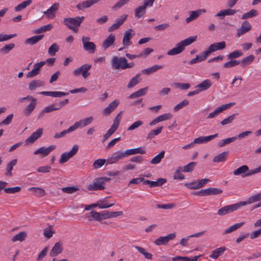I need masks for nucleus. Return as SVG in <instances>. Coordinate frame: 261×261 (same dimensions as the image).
I'll list each match as a JSON object with an SVG mask.
<instances>
[{
    "instance_id": "nucleus-7",
    "label": "nucleus",
    "mask_w": 261,
    "mask_h": 261,
    "mask_svg": "<svg viewBox=\"0 0 261 261\" xmlns=\"http://www.w3.org/2000/svg\"><path fill=\"white\" fill-rule=\"evenodd\" d=\"M90 38L89 37H83L82 42L84 49L90 54L94 53L96 45L93 42H89Z\"/></svg>"
},
{
    "instance_id": "nucleus-55",
    "label": "nucleus",
    "mask_w": 261,
    "mask_h": 261,
    "mask_svg": "<svg viewBox=\"0 0 261 261\" xmlns=\"http://www.w3.org/2000/svg\"><path fill=\"white\" fill-rule=\"evenodd\" d=\"M197 36H191L180 41L181 43L185 48L186 46L189 45L196 40Z\"/></svg>"
},
{
    "instance_id": "nucleus-3",
    "label": "nucleus",
    "mask_w": 261,
    "mask_h": 261,
    "mask_svg": "<svg viewBox=\"0 0 261 261\" xmlns=\"http://www.w3.org/2000/svg\"><path fill=\"white\" fill-rule=\"evenodd\" d=\"M91 64H85L73 70V74L74 76L82 75L84 79H86L90 75L89 71L91 68Z\"/></svg>"
},
{
    "instance_id": "nucleus-29",
    "label": "nucleus",
    "mask_w": 261,
    "mask_h": 261,
    "mask_svg": "<svg viewBox=\"0 0 261 261\" xmlns=\"http://www.w3.org/2000/svg\"><path fill=\"white\" fill-rule=\"evenodd\" d=\"M115 40V36L114 35L111 34L103 42L102 46L107 49L111 46Z\"/></svg>"
},
{
    "instance_id": "nucleus-32",
    "label": "nucleus",
    "mask_w": 261,
    "mask_h": 261,
    "mask_svg": "<svg viewBox=\"0 0 261 261\" xmlns=\"http://www.w3.org/2000/svg\"><path fill=\"white\" fill-rule=\"evenodd\" d=\"M255 59V57L253 55H250L244 58L241 61V65L243 67H245L248 65L250 64Z\"/></svg>"
},
{
    "instance_id": "nucleus-57",
    "label": "nucleus",
    "mask_w": 261,
    "mask_h": 261,
    "mask_svg": "<svg viewBox=\"0 0 261 261\" xmlns=\"http://www.w3.org/2000/svg\"><path fill=\"white\" fill-rule=\"evenodd\" d=\"M59 49V45L55 43H53L48 48V54L51 56H54L56 55V53L58 51Z\"/></svg>"
},
{
    "instance_id": "nucleus-21",
    "label": "nucleus",
    "mask_w": 261,
    "mask_h": 261,
    "mask_svg": "<svg viewBox=\"0 0 261 261\" xmlns=\"http://www.w3.org/2000/svg\"><path fill=\"white\" fill-rule=\"evenodd\" d=\"M37 105V99H33L30 103L24 108L23 113L25 116H30L34 111Z\"/></svg>"
},
{
    "instance_id": "nucleus-63",
    "label": "nucleus",
    "mask_w": 261,
    "mask_h": 261,
    "mask_svg": "<svg viewBox=\"0 0 261 261\" xmlns=\"http://www.w3.org/2000/svg\"><path fill=\"white\" fill-rule=\"evenodd\" d=\"M105 159H97L94 161L93 164V166L95 169H98L102 167L106 163Z\"/></svg>"
},
{
    "instance_id": "nucleus-35",
    "label": "nucleus",
    "mask_w": 261,
    "mask_h": 261,
    "mask_svg": "<svg viewBox=\"0 0 261 261\" xmlns=\"http://www.w3.org/2000/svg\"><path fill=\"white\" fill-rule=\"evenodd\" d=\"M146 12V8L143 5L137 7L135 10V16L137 18L142 17Z\"/></svg>"
},
{
    "instance_id": "nucleus-38",
    "label": "nucleus",
    "mask_w": 261,
    "mask_h": 261,
    "mask_svg": "<svg viewBox=\"0 0 261 261\" xmlns=\"http://www.w3.org/2000/svg\"><path fill=\"white\" fill-rule=\"evenodd\" d=\"M258 14V11L255 9H251L250 11L244 13L242 16V19L251 18L256 16Z\"/></svg>"
},
{
    "instance_id": "nucleus-48",
    "label": "nucleus",
    "mask_w": 261,
    "mask_h": 261,
    "mask_svg": "<svg viewBox=\"0 0 261 261\" xmlns=\"http://www.w3.org/2000/svg\"><path fill=\"white\" fill-rule=\"evenodd\" d=\"M33 0H27L18 4L15 7V11H20L22 9H25L27 6L32 3Z\"/></svg>"
},
{
    "instance_id": "nucleus-54",
    "label": "nucleus",
    "mask_w": 261,
    "mask_h": 261,
    "mask_svg": "<svg viewBox=\"0 0 261 261\" xmlns=\"http://www.w3.org/2000/svg\"><path fill=\"white\" fill-rule=\"evenodd\" d=\"M261 201V194L260 193L256 194L251 197H249L247 201H245L246 202V204H250L254 203L256 201Z\"/></svg>"
},
{
    "instance_id": "nucleus-2",
    "label": "nucleus",
    "mask_w": 261,
    "mask_h": 261,
    "mask_svg": "<svg viewBox=\"0 0 261 261\" xmlns=\"http://www.w3.org/2000/svg\"><path fill=\"white\" fill-rule=\"evenodd\" d=\"M246 205V202L245 201H240L234 204L227 205L219 209L217 214L221 216H224L237 211L241 207Z\"/></svg>"
},
{
    "instance_id": "nucleus-30",
    "label": "nucleus",
    "mask_w": 261,
    "mask_h": 261,
    "mask_svg": "<svg viewBox=\"0 0 261 261\" xmlns=\"http://www.w3.org/2000/svg\"><path fill=\"white\" fill-rule=\"evenodd\" d=\"M229 154V152L224 151L217 155L215 156L213 160V162L219 163L224 162L227 158Z\"/></svg>"
},
{
    "instance_id": "nucleus-40",
    "label": "nucleus",
    "mask_w": 261,
    "mask_h": 261,
    "mask_svg": "<svg viewBox=\"0 0 261 261\" xmlns=\"http://www.w3.org/2000/svg\"><path fill=\"white\" fill-rule=\"evenodd\" d=\"M27 236V233L25 231H21L14 236L11 239L12 241L16 242L19 241L22 242L25 240Z\"/></svg>"
},
{
    "instance_id": "nucleus-8",
    "label": "nucleus",
    "mask_w": 261,
    "mask_h": 261,
    "mask_svg": "<svg viewBox=\"0 0 261 261\" xmlns=\"http://www.w3.org/2000/svg\"><path fill=\"white\" fill-rule=\"evenodd\" d=\"M175 237V233H170L164 237H160L154 241V243L158 246L165 245L170 240L174 239Z\"/></svg>"
},
{
    "instance_id": "nucleus-15",
    "label": "nucleus",
    "mask_w": 261,
    "mask_h": 261,
    "mask_svg": "<svg viewBox=\"0 0 261 261\" xmlns=\"http://www.w3.org/2000/svg\"><path fill=\"white\" fill-rule=\"evenodd\" d=\"M119 101L117 99H115L111 102L107 107L103 110V113L105 115H109L119 105Z\"/></svg>"
},
{
    "instance_id": "nucleus-12",
    "label": "nucleus",
    "mask_w": 261,
    "mask_h": 261,
    "mask_svg": "<svg viewBox=\"0 0 261 261\" xmlns=\"http://www.w3.org/2000/svg\"><path fill=\"white\" fill-rule=\"evenodd\" d=\"M100 0H87L77 4L76 6L79 10L84 11L92 5L98 3Z\"/></svg>"
},
{
    "instance_id": "nucleus-61",
    "label": "nucleus",
    "mask_w": 261,
    "mask_h": 261,
    "mask_svg": "<svg viewBox=\"0 0 261 261\" xmlns=\"http://www.w3.org/2000/svg\"><path fill=\"white\" fill-rule=\"evenodd\" d=\"M236 115H237L236 114H233L228 116L227 118H225L224 119H223L220 122V123L222 125H226L227 124H229V123H231L232 122V121L236 118Z\"/></svg>"
},
{
    "instance_id": "nucleus-56",
    "label": "nucleus",
    "mask_w": 261,
    "mask_h": 261,
    "mask_svg": "<svg viewBox=\"0 0 261 261\" xmlns=\"http://www.w3.org/2000/svg\"><path fill=\"white\" fill-rule=\"evenodd\" d=\"M197 165V162H192L183 167L184 172H192Z\"/></svg>"
},
{
    "instance_id": "nucleus-1",
    "label": "nucleus",
    "mask_w": 261,
    "mask_h": 261,
    "mask_svg": "<svg viewBox=\"0 0 261 261\" xmlns=\"http://www.w3.org/2000/svg\"><path fill=\"white\" fill-rule=\"evenodd\" d=\"M84 19V16H77L75 18H66L64 19L63 22L69 29L76 33L78 31L77 27L81 25Z\"/></svg>"
},
{
    "instance_id": "nucleus-60",
    "label": "nucleus",
    "mask_w": 261,
    "mask_h": 261,
    "mask_svg": "<svg viewBox=\"0 0 261 261\" xmlns=\"http://www.w3.org/2000/svg\"><path fill=\"white\" fill-rule=\"evenodd\" d=\"M260 172H261V166H260L256 169H253V170L249 169V170H248L246 172V173H245V174L242 175V176L243 177H245L246 176H249L254 175L256 173H259Z\"/></svg>"
},
{
    "instance_id": "nucleus-4",
    "label": "nucleus",
    "mask_w": 261,
    "mask_h": 261,
    "mask_svg": "<svg viewBox=\"0 0 261 261\" xmlns=\"http://www.w3.org/2000/svg\"><path fill=\"white\" fill-rule=\"evenodd\" d=\"M126 59L125 57L114 56L111 61L112 68L114 69H125Z\"/></svg>"
},
{
    "instance_id": "nucleus-46",
    "label": "nucleus",
    "mask_w": 261,
    "mask_h": 261,
    "mask_svg": "<svg viewBox=\"0 0 261 261\" xmlns=\"http://www.w3.org/2000/svg\"><path fill=\"white\" fill-rule=\"evenodd\" d=\"M249 170V167L247 165H243L233 171L234 175H243L246 173V172Z\"/></svg>"
},
{
    "instance_id": "nucleus-47",
    "label": "nucleus",
    "mask_w": 261,
    "mask_h": 261,
    "mask_svg": "<svg viewBox=\"0 0 261 261\" xmlns=\"http://www.w3.org/2000/svg\"><path fill=\"white\" fill-rule=\"evenodd\" d=\"M243 55V53L240 50H236L229 53L227 57L228 59H234L238 58Z\"/></svg>"
},
{
    "instance_id": "nucleus-51",
    "label": "nucleus",
    "mask_w": 261,
    "mask_h": 261,
    "mask_svg": "<svg viewBox=\"0 0 261 261\" xmlns=\"http://www.w3.org/2000/svg\"><path fill=\"white\" fill-rule=\"evenodd\" d=\"M15 45L13 43L7 44L2 48H0V53L4 54H8L11 50L15 47Z\"/></svg>"
},
{
    "instance_id": "nucleus-50",
    "label": "nucleus",
    "mask_w": 261,
    "mask_h": 261,
    "mask_svg": "<svg viewBox=\"0 0 261 261\" xmlns=\"http://www.w3.org/2000/svg\"><path fill=\"white\" fill-rule=\"evenodd\" d=\"M93 120V117L90 116L84 119L80 120L77 122H78L80 127H83L91 124Z\"/></svg>"
},
{
    "instance_id": "nucleus-41",
    "label": "nucleus",
    "mask_w": 261,
    "mask_h": 261,
    "mask_svg": "<svg viewBox=\"0 0 261 261\" xmlns=\"http://www.w3.org/2000/svg\"><path fill=\"white\" fill-rule=\"evenodd\" d=\"M167 182V179L165 178H159L156 181H150V188H154L162 186Z\"/></svg>"
},
{
    "instance_id": "nucleus-18",
    "label": "nucleus",
    "mask_w": 261,
    "mask_h": 261,
    "mask_svg": "<svg viewBox=\"0 0 261 261\" xmlns=\"http://www.w3.org/2000/svg\"><path fill=\"white\" fill-rule=\"evenodd\" d=\"M59 8V3H54L49 9L44 13L47 15V18H53L55 17L56 12Z\"/></svg>"
},
{
    "instance_id": "nucleus-49",
    "label": "nucleus",
    "mask_w": 261,
    "mask_h": 261,
    "mask_svg": "<svg viewBox=\"0 0 261 261\" xmlns=\"http://www.w3.org/2000/svg\"><path fill=\"white\" fill-rule=\"evenodd\" d=\"M230 60L225 63L223 67L226 68H231L239 65L241 63L240 60H236L234 59H230Z\"/></svg>"
},
{
    "instance_id": "nucleus-10",
    "label": "nucleus",
    "mask_w": 261,
    "mask_h": 261,
    "mask_svg": "<svg viewBox=\"0 0 261 261\" xmlns=\"http://www.w3.org/2000/svg\"><path fill=\"white\" fill-rule=\"evenodd\" d=\"M56 148V146L51 145L48 147L45 146L41 147L35 151L34 154L35 155L41 154L42 156H46L48 155L51 151L54 150Z\"/></svg>"
},
{
    "instance_id": "nucleus-24",
    "label": "nucleus",
    "mask_w": 261,
    "mask_h": 261,
    "mask_svg": "<svg viewBox=\"0 0 261 261\" xmlns=\"http://www.w3.org/2000/svg\"><path fill=\"white\" fill-rule=\"evenodd\" d=\"M212 85V82L208 79H206L196 86L200 92L208 89Z\"/></svg>"
},
{
    "instance_id": "nucleus-9",
    "label": "nucleus",
    "mask_w": 261,
    "mask_h": 261,
    "mask_svg": "<svg viewBox=\"0 0 261 261\" xmlns=\"http://www.w3.org/2000/svg\"><path fill=\"white\" fill-rule=\"evenodd\" d=\"M45 64V61H41L34 64V68L27 74V78L33 77L40 73L41 68Z\"/></svg>"
},
{
    "instance_id": "nucleus-6",
    "label": "nucleus",
    "mask_w": 261,
    "mask_h": 261,
    "mask_svg": "<svg viewBox=\"0 0 261 261\" xmlns=\"http://www.w3.org/2000/svg\"><path fill=\"white\" fill-rule=\"evenodd\" d=\"M226 43L225 41H221L220 42H216L211 44L204 51L208 57L211 54L215 52L218 50H222L225 48Z\"/></svg>"
},
{
    "instance_id": "nucleus-28",
    "label": "nucleus",
    "mask_w": 261,
    "mask_h": 261,
    "mask_svg": "<svg viewBox=\"0 0 261 261\" xmlns=\"http://www.w3.org/2000/svg\"><path fill=\"white\" fill-rule=\"evenodd\" d=\"M44 36L43 34H41L28 38L25 40V43L31 45H34L41 40Z\"/></svg>"
},
{
    "instance_id": "nucleus-20",
    "label": "nucleus",
    "mask_w": 261,
    "mask_h": 261,
    "mask_svg": "<svg viewBox=\"0 0 261 261\" xmlns=\"http://www.w3.org/2000/svg\"><path fill=\"white\" fill-rule=\"evenodd\" d=\"M146 153V150L144 149V147H139L136 148L127 149L124 151V154H126L127 156L136 154H144Z\"/></svg>"
},
{
    "instance_id": "nucleus-64",
    "label": "nucleus",
    "mask_w": 261,
    "mask_h": 261,
    "mask_svg": "<svg viewBox=\"0 0 261 261\" xmlns=\"http://www.w3.org/2000/svg\"><path fill=\"white\" fill-rule=\"evenodd\" d=\"M48 246H46L40 252L37 258V261H40L42 260L47 254L48 251Z\"/></svg>"
},
{
    "instance_id": "nucleus-33",
    "label": "nucleus",
    "mask_w": 261,
    "mask_h": 261,
    "mask_svg": "<svg viewBox=\"0 0 261 261\" xmlns=\"http://www.w3.org/2000/svg\"><path fill=\"white\" fill-rule=\"evenodd\" d=\"M202 10L200 9L196 11H192L189 17H187L186 21L187 23H189L192 20L196 19L201 14ZM203 12H205V10H203Z\"/></svg>"
},
{
    "instance_id": "nucleus-42",
    "label": "nucleus",
    "mask_w": 261,
    "mask_h": 261,
    "mask_svg": "<svg viewBox=\"0 0 261 261\" xmlns=\"http://www.w3.org/2000/svg\"><path fill=\"white\" fill-rule=\"evenodd\" d=\"M206 196L216 195L221 194L223 191L221 189L216 188H209L206 189Z\"/></svg>"
},
{
    "instance_id": "nucleus-58",
    "label": "nucleus",
    "mask_w": 261,
    "mask_h": 261,
    "mask_svg": "<svg viewBox=\"0 0 261 261\" xmlns=\"http://www.w3.org/2000/svg\"><path fill=\"white\" fill-rule=\"evenodd\" d=\"M189 103V102L188 100L185 99L176 105L173 108V110L174 112H177L179 110L181 109L184 107L188 106Z\"/></svg>"
},
{
    "instance_id": "nucleus-17",
    "label": "nucleus",
    "mask_w": 261,
    "mask_h": 261,
    "mask_svg": "<svg viewBox=\"0 0 261 261\" xmlns=\"http://www.w3.org/2000/svg\"><path fill=\"white\" fill-rule=\"evenodd\" d=\"M63 251L62 243L60 242H57L51 249L49 252L50 256H56Z\"/></svg>"
},
{
    "instance_id": "nucleus-16",
    "label": "nucleus",
    "mask_w": 261,
    "mask_h": 261,
    "mask_svg": "<svg viewBox=\"0 0 261 261\" xmlns=\"http://www.w3.org/2000/svg\"><path fill=\"white\" fill-rule=\"evenodd\" d=\"M39 94L45 96H49L54 97H61L68 95L69 93L61 91H42L40 92Z\"/></svg>"
},
{
    "instance_id": "nucleus-39",
    "label": "nucleus",
    "mask_w": 261,
    "mask_h": 261,
    "mask_svg": "<svg viewBox=\"0 0 261 261\" xmlns=\"http://www.w3.org/2000/svg\"><path fill=\"white\" fill-rule=\"evenodd\" d=\"M165 151L162 150L158 155H155L151 161V164H157L161 162L162 159L164 158Z\"/></svg>"
},
{
    "instance_id": "nucleus-59",
    "label": "nucleus",
    "mask_w": 261,
    "mask_h": 261,
    "mask_svg": "<svg viewBox=\"0 0 261 261\" xmlns=\"http://www.w3.org/2000/svg\"><path fill=\"white\" fill-rule=\"evenodd\" d=\"M118 128L115 126L112 125L111 128L108 129L107 133L103 135V141H106L115 131Z\"/></svg>"
},
{
    "instance_id": "nucleus-14",
    "label": "nucleus",
    "mask_w": 261,
    "mask_h": 261,
    "mask_svg": "<svg viewBox=\"0 0 261 261\" xmlns=\"http://www.w3.org/2000/svg\"><path fill=\"white\" fill-rule=\"evenodd\" d=\"M218 134H215L208 136H201L195 139L193 143L196 144L206 143L218 137Z\"/></svg>"
},
{
    "instance_id": "nucleus-52",
    "label": "nucleus",
    "mask_w": 261,
    "mask_h": 261,
    "mask_svg": "<svg viewBox=\"0 0 261 261\" xmlns=\"http://www.w3.org/2000/svg\"><path fill=\"white\" fill-rule=\"evenodd\" d=\"M89 214L91 215V217H92L93 219H91L90 217H88L89 221H91L94 219L98 222L101 221L100 213H98L94 211H92L89 213Z\"/></svg>"
},
{
    "instance_id": "nucleus-36",
    "label": "nucleus",
    "mask_w": 261,
    "mask_h": 261,
    "mask_svg": "<svg viewBox=\"0 0 261 261\" xmlns=\"http://www.w3.org/2000/svg\"><path fill=\"white\" fill-rule=\"evenodd\" d=\"M244 224V222H243L234 224L230 226L227 229H226L224 230L223 234H226L231 233L232 231H235V230H237L238 229L240 228V227H241Z\"/></svg>"
},
{
    "instance_id": "nucleus-31",
    "label": "nucleus",
    "mask_w": 261,
    "mask_h": 261,
    "mask_svg": "<svg viewBox=\"0 0 261 261\" xmlns=\"http://www.w3.org/2000/svg\"><path fill=\"white\" fill-rule=\"evenodd\" d=\"M45 85V82L40 80H33L30 83L29 85V89L31 90H34L36 88L43 86Z\"/></svg>"
},
{
    "instance_id": "nucleus-22",
    "label": "nucleus",
    "mask_w": 261,
    "mask_h": 261,
    "mask_svg": "<svg viewBox=\"0 0 261 261\" xmlns=\"http://www.w3.org/2000/svg\"><path fill=\"white\" fill-rule=\"evenodd\" d=\"M17 163V159H13L8 162L6 165V172L5 175L6 176L11 177L13 175L12 171L13 169V167L16 165Z\"/></svg>"
},
{
    "instance_id": "nucleus-37",
    "label": "nucleus",
    "mask_w": 261,
    "mask_h": 261,
    "mask_svg": "<svg viewBox=\"0 0 261 261\" xmlns=\"http://www.w3.org/2000/svg\"><path fill=\"white\" fill-rule=\"evenodd\" d=\"M225 250L226 248L225 247L217 248L213 251L212 253L210 255V257L214 259H216L219 256L221 255Z\"/></svg>"
},
{
    "instance_id": "nucleus-34",
    "label": "nucleus",
    "mask_w": 261,
    "mask_h": 261,
    "mask_svg": "<svg viewBox=\"0 0 261 261\" xmlns=\"http://www.w3.org/2000/svg\"><path fill=\"white\" fill-rule=\"evenodd\" d=\"M148 90V87H145L143 88H142L137 91L132 93L130 94L128 98L130 99H133L134 98L139 97L141 96H143L146 94L147 91Z\"/></svg>"
},
{
    "instance_id": "nucleus-11",
    "label": "nucleus",
    "mask_w": 261,
    "mask_h": 261,
    "mask_svg": "<svg viewBox=\"0 0 261 261\" xmlns=\"http://www.w3.org/2000/svg\"><path fill=\"white\" fill-rule=\"evenodd\" d=\"M102 181H100L98 178H95L92 184L88 186V190L90 191H97L103 190L105 187L102 184Z\"/></svg>"
},
{
    "instance_id": "nucleus-19",
    "label": "nucleus",
    "mask_w": 261,
    "mask_h": 261,
    "mask_svg": "<svg viewBox=\"0 0 261 261\" xmlns=\"http://www.w3.org/2000/svg\"><path fill=\"white\" fill-rule=\"evenodd\" d=\"M185 49L183 45L179 42L176 45V47L168 51L167 54L169 56L176 55L182 53Z\"/></svg>"
},
{
    "instance_id": "nucleus-53",
    "label": "nucleus",
    "mask_w": 261,
    "mask_h": 261,
    "mask_svg": "<svg viewBox=\"0 0 261 261\" xmlns=\"http://www.w3.org/2000/svg\"><path fill=\"white\" fill-rule=\"evenodd\" d=\"M52 27H53L51 24H48L36 29L34 31V33L35 34H40L43 32H45L46 31H50Z\"/></svg>"
},
{
    "instance_id": "nucleus-62",
    "label": "nucleus",
    "mask_w": 261,
    "mask_h": 261,
    "mask_svg": "<svg viewBox=\"0 0 261 261\" xmlns=\"http://www.w3.org/2000/svg\"><path fill=\"white\" fill-rule=\"evenodd\" d=\"M21 190V188L20 187H14L11 188H5L4 191L5 193L8 194H14L15 193H17Z\"/></svg>"
},
{
    "instance_id": "nucleus-44",
    "label": "nucleus",
    "mask_w": 261,
    "mask_h": 261,
    "mask_svg": "<svg viewBox=\"0 0 261 261\" xmlns=\"http://www.w3.org/2000/svg\"><path fill=\"white\" fill-rule=\"evenodd\" d=\"M162 129H163V126H160V127H157L155 129L152 130L147 135L146 139L147 140H150V139H152L155 136H156L158 135L159 134H160L161 132H162Z\"/></svg>"
},
{
    "instance_id": "nucleus-27",
    "label": "nucleus",
    "mask_w": 261,
    "mask_h": 261,
    "mask_svg": "<svg viewBox=\"0 0 261 261\" xmlns=\"http://www.w3.org/2000/svg\"><path fill=\"white\" fill-rule=\"evenodd\" d=\"M29 190L33 192L35 196L37 197H42L46 194L45 191L41 188L32 187L30 188Z\"/></svg>"
},
{
    "instance_id": "nucleus-26",
    "label": "nucleus",
    "mask_w": 261,
    "mask_h": 261,
    "mask_svg": "<svg viewBox=\"0 0 261 261\" xmlns=\"http://www.w3.org/2000/svg\"><path fill=\"white\" fill-rule=\"evenodd\" d=\"M207 58V56L204 51L200 53V55H196L195 58L192 59L189 62V64L192 65L198 62H201L205 60Z\"/></svg>"
},
{
    "instance_id": "nucleus-5",
    "label": "nucleus",
    "mask_w": 261,
    "mask_h": 261,
    "mask_svg": "<svg viewBox=\"0 0 261 261\" xmlns=\"http://www.w3.org/2000/svg\"><path fill=\"white\" fill-rule=\"evenodd\" d=\"M78 150L79 146L77 145H74L73 146L70 151L63 153L59 160L60 163L63 164L67 162L70 158H72L76 154Z\"/></svg>"
},
{
    "instance_id": "nucleus-25",
    "label": "nucleus",
    "mask_w": 261,
    "mask_h": 261,
    "mask_svg": "<svg viewBox=\"0 0 261 261\" xmlns=\"http://www.w3.org/2000/svg\"><path fill=\"white\" fill-rule=\"evenodd\" d=\"M132 29H129L125 32L124 37L123 38V45L124 46H128L132 44V42L130 40L132 38L131 34Z\"/></svg>"
},
{
    "instance_id": "nucleus-45",
    "label": "nucleus",
    "mask_w": 261,
    "mask_h": 261,
    "mask_svg": "<svg viewBox=\"0 0 261 261\" xmlns=\"http://www.w3.org/2000/svg\"><path fill=\"white\" fill-rule=\"evenodd\" d=\"M140 75H141V73H139L137 74L135 76L133 77L129 82V83L127 85V88H133L135 86L137 85L141 81V79H140V80L138 79L140 77Z\"/></svg>"
},
{
    "instance_id": "nucleus-43",
    "label": "nucleus",
    "mask_w": 261,
    "mask_h": 261,
    "mask_svg": "<svg viewBox=\"0 0 261 261\" xmlns=\"http://www.w3.org/2000/svg\"><path fill=\"white\" fill-rule=\"evenodd\" d=\"M236 140H237V137H234L228 138L222 140L218 143L217 146L219 147H222L227 144H228Z\"/></svg>"
},
{
    "instance_id": "nucleus-13",
    "label": "nucleus",
    "mask_w": 261,
    "mask_h": 261,
    "mask_svg": "<svg viewBox=\"0 0 261 261\" xmlns=\"http://www.w3.org/2000/svg\"><path fill=\"white\" fill-rule=\"evenodd\" d=\"M251 29V24L248 21L245 20L242 22L241 27L237 30V36L240 37L250 31Z\"/></svg>"
},
{
    "instance_id": "nucleus-23",
    "label": "nucleus",
    "mask_w": 261,
    "mask_h": 261,
    "mask_svg": "<svg viewBox=\"0 0 261 261\" xmlns=\"http://www.w3.org/2000/svg\"><path fill=\"white\" fill-rule=\"evenodd\" d=\"M164 65H154L150 68L144 69L142 70V73L145 75H150L154 72H155L158 70L162 69Z\"/></svg>"
}]
</instances>
